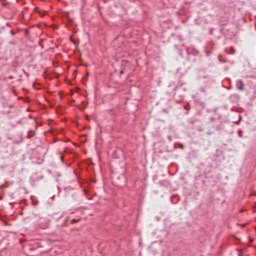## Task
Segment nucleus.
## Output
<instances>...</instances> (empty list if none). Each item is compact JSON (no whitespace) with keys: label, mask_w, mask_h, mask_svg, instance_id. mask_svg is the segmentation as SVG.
I'll use <instances>...</instances> for the list:
<instances>
[{"label":"nucleus","mask_w":256,"mask_h":256,"mask_svg":"<svg viewBox=\"0 0 256 256\" xmlns=\"http://www.w3.org/2000/svg\"><path fill=\"white\" fill-rule=\"evenodd\" d=\"M236 89H238V91H245V83L243 80L239 79L236 81Z\"/></svg>","instance_id":"obj_1"},{"label":"nucleus","mask_w":256,"mask_h":256,"mask_svg":"<svg viewBox=\"0 0 256 256\" xmlns=\"http://www.w3.org/2000/svg\"><path fill=\"white\" fill-rule=\"evenodd\" d=\"M67 197L69 201H75L77 199V194L75 193V190H71L68 194Z\"/></svg>","instance_id":"obj_2"},{"label":"nucleus","mask_w":256,"mask_h":256,"mask_svg":"<svg viewBox=\"0 0 256 256\" xmlns=\"http://www.w3.org/2000/svg\"><path fill=\"white\" fill-rule=\"evenodd\" d=\"M229 99H230L231 103H237L239 101V96H238V94H232V95H230Z\"/></svg>","instance_id":"obj_3"},{"label":"nucleus","mask_w":256,"mask_h":256,"mask_svg":"<svg viewBox=\"0 0 256 256\" xmlns=\"http://www.w3.org/2000/svg\"><path fill=\"white\" fill-rule=\"evenodd\" d=\"M190 125H200L201 124V120L199 119H192L189 121Z\"/></svg>","instance_id":"obj_4"},{"label":"nucleus","mask_w":256,"mask_h":256,"mask_svg":"<svg viewBox=\"0 0 256 256\" xmlns=\"http://www.w3.org/2000/svg\"><path fill=\"white\" fill-rule=\"evenodd\" d=\"M167 139H168V141H170V142L173 141V138L171 137V135H168V136H167Z\"/></svg>","instance_id":"obj_5"},{"label":"nucleus","mask_w":256,"mask_h":256,"mask_svg":"<svg viewBox=\"0 0 256 256\" xmlns=\"http://www.w3.org/2000/svg\"><path fill=\"white\" fill-rule=\"evenodd\" d=\"M72 223H79V220L73 219V220H72Z\"/></svg>","instance_id":"obj_6"},{"label":"nucleus","mask_w":256,"mask_h":256,"mask_svg":"<svg viewBox=\"0 0 256 256\" xmlns=\"http://www.w3.org/2000/svg\"><path fill=\"white\" fill-rule=\"evenodd\" d=\"M238 134H239V136L241 137V135L243 134V131L239 130V131H238Z\"/></svg>","instance_id":"obj_7"},{"label":"nucleus","mask_w":256,"mask_h":256,"mask_svg":"<svg viewBox=\"0 0 256 256\" xmlns=\"http://www.w3.org/2000/svg\"><path fill=\"white\" fill-rule=\"evenodd\" d=\"M124 74H125V71L121 70L120 75H124Z\"/></svg>","instance_id":"obj_8"},{"label":"nucleus","mask_w":256,"mask_h":256,"mask_svg":"<svg viewBox=\"0 0 256 256\" xmlns=\"http://www.w3.org/2000/svg\"><path fill=\"white\" fill-rule=\"evenodd\" d=\"M40 47L43 49V44H41V42L39 43Z\"/></svg>","instance_id":"obj_9"},{"label":"nucleus","mask_w":256,"mask_h":256,"mask_svg":"<svg viewBox=\"0 0 256 256\" xmlns=\"http://www.w3.org/2000/svg\"><path fill=\"white\" fill-rule=\"evenodd\" d=\"M231 49H232L233 53H235V49L234 48H231Z\"/></svg>","instance_id":"obj_10"},{"label":"nucleus","mask_w":256,"mask_h":256,"mask_svg":"<svg viewBox=\"0 0 256 256\" xmlns=\"http://www.w3.org/2000/svg\"><path fill=\"white\" fill-rule=\"evenodd\" d=\"M191 127V129H195V126H190Z\"/></svg>","instance_id":"obj_11"},{"label":"nucleus","mask_w":256,"mask_h":256,"mask_svg":"<svg viewBox=\"0 0 256 256\" xmlns=\"http://www.w3.org/2000/svg\"><path fill=\"white\" fill-rule=\"evenodd\" d=\"M61 161H63V156H60Z\"/></svg>","instance_id":"obj_12"},{"label":"nucleus","mask_w":256,"mask_h":256,"mask_svg":"<svg viewBox=\"0 0 256 256\" xmlns=\"http://www.w3.org/2000/svg\"><path fill=\"white\" fill-rule=\"evenodd\" d=\"M12 35H15V33L13 31H11Z\"/></svg>","instance_id":"obj_13"},{"label":"nucleus","mask_w":256,"mask_h":256,"mask_svg":"<svg viewBox=\"0 0 256 256\" xmlns=\"http://www.w3.org/2000/svg\"><path fill=\"white\" fill-rule=\"evenodd\" d=\"M239 256H243V255L239 254Z\"/></svg>","instance_id":"obj_14"}]
</instances>
